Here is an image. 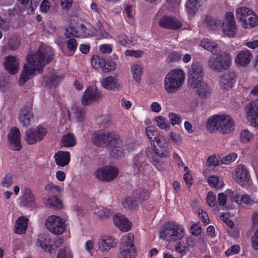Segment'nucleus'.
<instances>
[{"instance_id": "f257e3e1", "label": "nucleus", "mask_w": 258, "mask_h": 258, "mask_svg": "<svg viewBox=\"0 0 258 258\" xmlns=\"http://www.w3.org/2000/svg\"><path fill=\"white\" fill-rule=\"evenodd\" d=\"M53 50L47 45H41L34 53L29 54L19 79L21 85L37 74L42 73L44 66L52 59Z\"/></svg>"}, {"instance_id": "f03ea898", "label": "nucleus", "mask_w": 258, "mask_h": 258, "mask_svg": "<svg viewBox=\"0 0 258 258\" xmlns=\"http://www.w3.org/2000/svg\"><path fill=\"white\" fill-rule=\"evenodd\" d=\"M206 128L211 133L218 132L222 135L229 134L234 129V122L228 115H215L208 119Z\"/></svg>"}, {"instance_id": "7ed1b4c3", "label": "nucleus", "mask_w": 258, "mask_h": 258, "mask_svg": "<svg viewBox=\"0 0 258 258\" xmlns=\"http://www.w3.org/2000/svg\"><path fill=\"white\" fill-rule=\"evenodd\" d=\"M185 80V73L179 69L170 70L165 76L163 84L165 92L173 94L181 89Z\"/></svg>"}, {"instance_id": "20e7f679", "label": "nucleus", "mask_w": 258, "mask_h": 258, "mask_svg": "<svg viewBox=\"0 0 258 258\" xmlns=\"http://www.w3.org/2000/svg\"><path fill=\"white\" fill-rule=\"evenodd\" d=\"M185 233V229L182 225L175 222H168L165 223L160 229L159 237L171 243L182 239Z\"/></svg>"}, {"instance_id": "39448f33", "label": "nucleus", "mask_w": 258, "mask_h": 258, "mask_svg": "<svg viewBox=\"0 0 258 258\" xmlns=\"http://www.w3.org/2000/svg\"><path fill=\"white\" fill-rule=\"evenodd\" d=\"M103 135H107L104 138V147L112 146L115 148L116 156H121L123 154L130 151L126 143L120 140L119 135L115 132H105Z\"/></svg>"}, {"instance_id": "423d86ee", "label": "nucleus", "mask_w": 258, "mask_h": 258, "mask_svg": "<svg viewBox=\"0 0 258 258\" xmlns=\"http://www.w3.org/2000/svg\"><path fill=\"white\" fill-rule=\"evenodd\" d=\"M237 19L242 23L244 28L253 27L258 24V18L254 12L247 7L238 8L236 11Z\"/></svg>"}, {"instance_id": "0eeeda50", "label": "nucleus", "mask_w": 258, "mask_h": 258, "mask_svg": "<svg viewBox=\"0 0 258 258\" xmlns=\"http://www.w3.org/2000/svg\"><path fill=\"white\" fill-rule=\"evenodd\" d=\"M45 225L50 232L56 235L61 234L66 229L64 220L56 215L49 216L46 220Z\"/></svg>"}, {"instance_id": "6e6552de", "label": "nucleus", "mask_w": 258, "mask_h": 258, "mask_svg": "<svg viewBox=\"0 0 258 258\" xmlns=\"http://www.w3.org/2000/svg\"><path fill=\"white\" fill-rule=\"evenodd\" d=\"M47 133L46 128L38 126L36 127L29 128L25 133L24 139L27 144H34L42 140Z\"/></svg>"}, {"instance_id": "1a4fd4ad", "label": "nucleus", "mask_w": 258, "mask_h": 258, "mask_svg": "<svg viewBox=\"0 0 258 258\" xmlns=\"http://www.w3.org/2000/svg\"><path fill=\"white\" fill-rule=\"evenodd\" d=\"M231 60L229 55L226 53L221 54L216 57L212 56L208 61V65L211 69L221 72L229 66Z\"/></svg>"}, {"instance_id": "9d476101", "label": "nucleus", "mask_w": 258, "mask_h": 258, "mask_svg": "<svg viewBox=\"0 0 258 258\" xmlns=\"http://www.w3.org/2000/svg\"><path fill=\"white\" fill-rule=\"evenodd\" d=\"M224 35L229 37H234L237 32L236 22L234 15L232 12H227L224 16L221 26Z\"/></svg>"}, {"instance_id": "9b49d317", "label": "nucleus", "mask_w": 258, "mask_h": 258, "mask_svg": "<svg viewBox=\"0 0 258 258\" xmlns=\"http://www.w3.org/2000/svg\"><path fill=\"white\" fill-rule=\"evenodd\" d=\"M118 173V170L116 167L107 166L96 169L94 175L99 180L109 181L116 178Z\"/></svg>"}, {"instance_id": "f8f14e48", "label": "nucleus", "mask_w": 258, "mask_h": 258, "mask_svg": "<svg viewBox=\"0 0 258 258\" xmlns=\"http://www.w3.org/2000/svg\"><path fill=\"white\" fill-rule=\"evenodd\" d=\"M101 96V92L96 87H89L83 93L82 103L83 105H90L100 100Z\"/></svg>"}, {"instance_id": "ddd939ff", "label": "nucleus", "mask_w": 258, "mask_h": 258, "mask_svg": "<svg viewBox=\"0 0 258 258\" xmlns=\"http://www.w3.org/2000/svg\"><path fill=\"white\" fill-rule=\"evenodd\" d=\"M204 76L203 69L198 62H193L188 72V81L191 86L202 81Z\"/></svg>"}, {"instance_id": "4468645a", "label": "nucleus", "mask_w": 258, "mask_h": 258, "mask_svg": "<svg viewBox=\"0 0 258 258\" xmlns=\"http://www.w3.org/2000/svg\"><path fill=\"white\" fill-rule=\"evenodd\" d=\"M117 241L113 236L105 235L100 237L97 241L98 250L102 252H107L110 249L116 246Z\"/></svg>"}, {"instance_id": "2eb2a0df", "label": "nucleus", "mask_w": 258, "mask_h": 258, "mask_svg": "<svg viewBox=\"0 0 258 258\" xmlns=\"http://www.w3.org/2000/svg\"><path fill=\"white\" fill-rule=\"evenodd\" d=\"M8 144L11 149L14 151H20L21 149V133L18 128H11L8 133Z\"/></svg>"}, {"instance_id": "dca6fc26", "label": "nucleus", "mask_w": 258, "mask_h": 258, "mask_svg": "<svg viewBox=\"0 0 258 258\" xmlns=\"http://www.w3.org/2000/svg\"><path fill=\"white\" fill-rule=\"evenodd\" d=\"M35 243L37 246L50 253L53 250H55L56 247L54 239L44 234L39 235L35 241Z\"/></svg>"}, {"instance_id": "f3484780", "label": "nucleus", "mask_w": 258, "mask_h": 258, "mask_svg": "<svg viewBox=\"0 0 258 258\" xmlns=\"http://www.w3.org/2000/svg\"><path fill=\"white\" fill-rule=\"evenodd\" d=\"M154 152L157 156L160 158H167L169 156V152L166 148V141L163 136H160L156 141L151 142Z\"/></svg>"}, {"instance_id": "a211bd4d", "label": "nucleus", "mask_w": 258, "mask_h": 258, "mask_svg": "<svg viewBox=\"0 0 258 258\" xmlns=\"http://www.w3.org/2000/svg\"><path fill=\"white\" fill-rule=\"evenodd\" d=\"M3 65L7 72L14 75L19 70L20 59L17 56L8 55L4 58Z\"/></svg>"}, {"instance_id": "6ab92c4d", "label": "nucleus", "mask_w": 258, "mask_h": 258, "mask_svg": "<svg viewBox=\"0 0 258 258\" xmlns=\"http://www.w3.org/2000/svg\"><path fill=\"white\" fill-rule=\"evenodd\" d=\"M247 117L250 124L258 127V100L250 102L246 107Z\"/></svg>"}, {"instance_id": "aec40b11", "label": "nucleus", "mask_w": 258, "mask_h": 258, "mask_svg": "<svg viewBox=\"0 0 258 258\" xmlns=\"http://www.w3.org/2000/svg\"><path fill=\"white\" fill-rule=\"evenodd\" d=\"M159 26L164 29L176 30L181 27V22L175 17L163 16L158 21Z\"/></svg>"}, {"instance_id": "412c9836", "label": "nucleus", "mask_w": 258, "mask_h": 258, "mask_svg": "<svg viewBox=\"0 0 258 258\" xmlns=\"http://www.w3.org/2000/svg\"><path fill=\"white\" fill-rule=\"evenodd\" d=\"M235 82V73L233 72H228L219 78L218 84L221 89L228 91L233 87Z\"/></svg>"}, {"instance_id": "4be33fe9", "label": "nucleus", "mask_w": 258, "mask_h": 258, "mask_svg": "<svg viewBox=\"0 0 258 258\" xmlns=\"http://www.w3.org/2000/svg\"><path fill=\"white\" fill-rule=\"evenodd\" d=\"M22 196L20 197V203L22 205L30 208L36 206V197L31 189L25 187L22 189Z\"/></svg>"}, {"instance_id": "5701e85b", "label": "nucleus", "mask_w": 258, "mask_h": 258, "mask_svg": "<svg viewBox=\"0 0 258 258\" xmlns=\"http://www.w3.org/2000/svg\"><path fill=\"white\" fill-rule=\"evenodd\" d=\"M191 86L200 98L205 99L210 96L212 90L207 83L202 81Z\"/></svg>"}, {"instance_id": "b1692460", "label": "nucleus", "mask_w": 258, "mask_h": 258, "mask_svg": "<svg viewBox=\"0 0 258 258\" xmlns=\"http://www.w3.org/2000/svg\"><path fill=\"white\" fill-rule=\"evenodd\" d=\"M236 180L241 185L247 184L249 181V175L246 167L242 164L237 166L235 169Z\"/></svg>"}, {"instance_id": "393cba45", "label": "nucleus", "mask_w": 258, "mask_h": 258, "mask_svg": "<svg viewBox=\"0 0 258 258\" xmlns=\"http://www.w3.org/2000/svg\"><path fill=\"white\" fill-rule=\"evenodd\" d=\"M252 54L250 50L245 49L239 51L234 58L238 67H246L250 61Z\"/></svg>"}, {"instance_id": "a878e982", "label": "nucleus", "mask_w": 258, "mask_h": 258, "mask_svg": "<svg viewBox=\"0 0 258 258\" xmlns=\"http://www.w3.org/2000/svg\"><path fill=\"white\" fill-rule=\"evenodd\" d=\"M114 225L121 231L126 232L132 227L131 222L123 215L117 214L113 216Z\"/></svg>"}, {"instance_id": "bb28decb", "label": "nucleus", "mask_w": 258, "mask_h": 258, "mask_svg": "<svg viewBox=\"0 0 258 258\" xmlns=\"http://www.w3.org/2000/svg\"><path fill=\"white\" fill-rule=\"evenodd\" d=\"M228 196H230L233 201L238 204H244L246 205H251L254 201L250 198L249 195L247 194L240 195L231 191L227 192Z\"/></svg>"}, {"instance_id": "cd10ccee", "label": "nucleus", "mask_w": 258, "mask_h": 258, "mask_svg": "<svg viewBox=\"0 0 258 258\" xmlns=\"http://www.w3.org/2000/svg\"><path fill=\"white\" fill-rule=\"evenodd\" d=\"M56 164L64 167L68 165L71 160L70 153L67 151H58L54 155Z\"/></svg>"}, {"instance_id": "c85d7f7f", "label": "nucleus", "mask_w": 258, "mask_h": 258, "mask_svg": "<svg viewBox=\"0 0 258 258\" xmlns=\"http://www.w3.org/2000/svg\"><path fill=\"white\" fill-rule=\"evenodd\" d=\"M100 83L101 86L107 90H115L120 87L117 80L113 76H108L102 79Z\"/></svg>"}, {"instance_id": "c756f323", "label": "nucleus", "mask_w": 258, "mask_h": 258, "mask_svg": "<svg viewBox=\"0 0 258 258\" xmlns=\"http://www.w3.org/2000/svg\"><path fill=\"white\" fill-rule=\"evenodd\" d=\"M20 122L25 126L31 125L33 121V115L31 110L24 108L22 109L18 117Z\"/></svg>"}, {"instance_id": "7c9ffc66", "label": "nucleus", "mask_w": 258, "mask_h": 258, "mask_svg": "<svg viewBox=\"0 0 258 258\" xmlns=\"http://www.w3.org/2000/svg\"><path fill=\"white\" fill-rule=\"evenodd\" d=\"M20 44V37L18 35H14L8 38L4 43V48L6 50L15 51L19 48Z\"/></svg>"}, {"instance_id": "2f4dec72", "label": "nucleus", "mask_w": 258, "mask_h": 258, "mask_svg": "<svg viewBox=\"0 0 258 258\" xmlns=\"http://www.w3.org/2000/svg\"><path fill=\"white\" fill-rule=\"evenodd\" d=\"M146 158L145 156L137 155L133 160V164L131 167V171L134 174L138 173L143 168L145 164Z\"/></svg>"}, {"instance_id": "473e14b6", "label": "nucleus", "mask_w": 258, "mask_h": 258, "mask_svg": "<svg viewBox=\"0 0 258 258\" xmlns=\"http://www.w3.org/2000/svg\"><path fill=\"white\" fill-rule=\"evenodd\" d=\"M28 226V219L21 216L19 217L15 222L14 233L17 234L25 233Z\"/></svg>"}, {"instance_id": "72a5a7b5", "label": "nucleus", "mask_w": 258, "mask_h": 258, "mask_svg": "<svg viewBox=\"0 0 258 258\" xmlns=\"http://www.w3.org/2000/svg\"><path fill=\"white\" fill-rule=\"evenodd\" d=\"M63 79V76L57 72H51L49 75L44 77L46 85L49 86H55Z\"/></svg>"}, {"instance_id": "f704fd0d", "label": "nucleus", "mask_w": 258, "mask_h": 258, "mask_svg": "<svg viewBox=\"0 0 258 258\" xmlns=\"http://www.w3.org/2000/svg\"><path fill=\"white\" fill-rule=\"evenodd\" d=\"M200 45L213 54L217 53L220 49L219 47L215 42L208 38L203 39L201 41Z\"/></svg>"}, {"instance_id": "c9c22d12", "label": "nucleus", "mask_w": 258, "mask_h": 258, "mask_svg": "<svg viewBox=\"0 0 258 258\" xmlns=\"http://www.w3.org/2000/svg\"><path fill=\"white\" fill-rule=\"evenodd\" d=\"M201 6L200 0H187L185 4V10L188 15L192 16Z\"/></svg>"}, {"instance_id": "e433bc0d", "label": "nucleus", "mask_w": 258, "mask_h": 258, "mask_svg": "<svg viewBox=\"0 0 258 258\" xmlns=\"http://www.w3.org/2000/svg\"><path fill=\"white\" fill-rule=\"evenodd\" d=\"M143 68L139 63H134L131 66V71L134 80L140 83L143 74Z\"/></svg>"}, {"instance_id": "4c0bfd02", "label": "nucleus", "mask_w": 258, "mask_h": 258, "mask_svg": "<svg viewBox=\"0 0 258 258\" xmlns=\"http://www.w3.org/2000/svg\"><path fill=\"white\" fill-rule=\"evenodd\" d=\"M76 144L75 135L72 133H68L63 135L61 140L60 144L61 147H72Z\"/></svg>"}, {"instance_id": "58836bf2", "label": "nucleus", "mask_w": 258, "mask_h": 258, "mask_svg": "<svg viewBox=\"0 0 258 258\" xmlns=\"http://www.w3.org/2000/svg\"><path fill=\"white\" fill-rule=\"evenodd\" d=\"M120 247L136 248L134 245V236L132 233H127L122 236Z\"/></svg>"}, {"instance_id": "ea45409f", "label": "nucleus", "mask_w": 258, "mask_h": 258, "mask_svg": "<svg viewBox=\"0 0 258 258\" xmlns=\"http://www.w3.org/2000/svg\"><path fill=\"white\" fill-rule=\"evenodd\" d=\"M203 19L206 22L207 27L211 30L221 28L222 22L218 19L205 16L203 17Z\"/></svg>"}, {"instance_id": "a19ab883", "label": "nucleus", "mask_w": 258, "mask_h": 258, "mask_svg": "<svg viewBox=\"0 0 258 258\" xmlns=\"http://www.w3.org/2000/svg\"><path fill=\"white\" fill-rule=\"evenodd\" d=\"M44 204L49 207L55 209H61L63 205L61 200L55 196L51 197L44 201Z\"/></svg>"}, {"instance_id": "79ce46f5", "label": "nucleus", "mask_w": 258, "mask_h": 258, "mask_svg": "<svg viewBox=\"0 0 258 258\" xmlns=\"http://www.w3.org/2000/svg\"><path fill=\"white\" fill-rule=\"evenodd\" d=\"M107 135H103V132H95L92 137V142L96 146L104 147V138Z\"/></svg>"}, {"instance_id": "37998d69", "label": "nucleus", "mask_w": 258, "mask_h": 258, "mask_svg": "<svg viewBox=\"0 0 258 258\" xmlns=\"http://www.w3.org/2000/svg\"><path fill=\"white\" fill-rule=\"evenodd\" d=\"M66 44L67 47V50L63 53L67 55H72L77 50L78 43L77 40L74 38H67Z\"/></svg>"}, {"instance_id": "c03bdc74", "label": "nucleus", "mask_w": 258, "mask_h": 258, "mask_svg": "<svg viewBox=\"0 0 258 258\" xmlns=\"http://www.w3.org/2000/svg\"><path fill=\"white\" fill-rule=\"evenodd\" d=\"M254 138V135L247 129L242 130L239 135L240 141L243 144H247L252 141Z\"/></svg>"}, {"instance_id": "a18cd8bd", "label": "nucleus", "mask_w": 258, "mask_h": 258, "mask_svg": "<svg viewBox=\"0 0 258 258\" xmlns=\"http://www.w3.org/2000/svg\"><path fill=\"white\" fill-rule=\"evenodd\" d=\"M154 121L156 122V125L161 130L168 131L170 129V124L168 120L163 116L158 115L156 116Z\"/></svg>"}, {"instance_id": "49530a36", "label": "nucleus", "mask_w": 258, "mask_h": 258, "mask_svg": "<svg viewBox=\"0 0 258 258\" xmlns=\"http://www.w3.org/2000/svg\"><path fill=\"white\" fill-rule=\"evenodd\" d=\"M207 182L210 186L217 188H220L224 186V182L222 179L217 175H211L207 179Z\"/></svg>"}, {"instance_id": "de8ad7c7", "label": "nucleus", "mask_w": 258, "mask_h": 258, "mask_svg": "<svg viewBox=\"0 0 258 258\" xmlns=\"http://www.w3.org/2000/svg\"><path fill=\"white\" fill-rule=\"evenodd\" d=\"M94 213L98 216V218L105 219L112 214V211L110 209L100 207L96 208L94 211Z\"/></svg>"}, {"instance_id": "09e8293b", "label": "nucleus", "mask_w": 258, "mask_h": 258, "mask_svg": "<svg viewBox=\"0 0 258 258\" xmlns=\"http://www.w3.org/2000/svg\"><path fill=\"white\" fill-rule=\"evenodd\" d=\"M136 248L120 247L119 258H135L136 257Z\"/></svg>"}, {"instance_id": "8fccbe9b", "label": "nucleus", "mask_w": 258, "mask_h": 258, "mask_svg": "<svg viewBox=\"0 0 258 258\" xmlns=\"http://www.w3.org/2000/svg\"><path fill=\"white\" fill-rule=\"evenodd\" d=\"M119 44L125 47H130L134 45L133 38L130 35L121 34L118 36Z\"/></svg>"}, {"instance_id": "3c124183", "label": "nucleus", "mask_w": 258, "mask_h": 258, "mask_svg": "<svg viewBox=\"0 0 258 258\" xmlns=\"http://www.w3.org/2000/svg\"><path fill=\"white\" fill-rule=\"evenodd\" d=\"M86 34H80L78 32V28L73 26H70L66 28L64 36L66 38H72L71 37H81V36H86Z\"/></svg>"}, {"instance_id": "603ef678", "label": "nucleus", "mask_w": 258, "mask_h": 258, "mask_svg": "<svg viewBox=\"0 0 258 258\" xmlns=\"http://www.w3.org/2000/svg\"><path fill=\"white\" fill-rule=\"evenodd\" d=\"M122 205L126 209L133 210L137 207V201L133 197H127L123 200Z\"/></svg>"}, {"instance_id": "864d4df0", "label": "nucleus", "mask_w": 258, "mask_h": 258, "mask_svg": "<svg viewBox=\"0 0 258 258\" xmlns=\"http://www.w3.org/2000/svg\"><path fill=\"white\" fill-rule=\"evenodd\" d=\"M149 192L143 188H139L134 191L133 197L137 200H145L149 197Z\"/></svg>"}, {"instance_id": "5fc2aeb1", "label": "nucleus", "mask_w": 258, "mask_h": 258, "mask_svg": "<svg viewBox=\"0 0 258 258\" xmlns=\"http://www.w3.org/2000/svg\"><path fill=\"white\" fill-rule=\"evenodd\" d=\"M146 134L148 138L150 140V144L151 142H154L156 141L157 138L160 136V135H158L156 132V128L153 126H149L146 128Z\"/></svg>"}, {"instance_id": "6e6d98bb", "label": "nucleus", "mask_w": 258, "mask_h": 258, "mask_svg": "<svg viewBox=\"0 0 258 258\" xmlns=\"http://www.w3.org/2000/svg\"><path fill=\"white\" fill-rule=\"evenodd\" d=\"M91 64L95 69H101L102 71L103 65H104V59L99 56H94L92 57Z\"/></svg>"}, {"instance_id": "4d7b16f0", "label": "nucleus", "mask_w": 258, "mask_h": 258, "mask_svg": "<svg viewBox=\"0 0 258 258\" xmlns=\"http://www.w3.org/2000/svg\"><path fill=\"white\" fill-rule=\"evenodd\" d=\"M116 67V63L112 60L105 61L104 60V65L102 69V72L107 73L112 71L115 69Z\"/></svg>"}, {"instance_id": "13d9d810", "label": "nucleus", "mask_w": 258, "mask_h": 258, "mask_svg": "<svg viewBox=\"0 0 258 258\" xmlns=\"http://www.w3.org/2000/svg\"><path fill=\"white\" fill-rule=\"evenodd\" d=\"M13 183L12 176L10 174L6 175L2 179L1 184L6 188H9Z\"/></svg>"}, {"instance_id": "bf43d9fd", "label": "nucleus", "mask_w": 258, "mask_h": 258, "mask_svg": "<svg viewBox=\"0 0 258 258\" xmlns=\"http://www.w3.org/2000/svg\"><path fill=\"white\" fill-rule=\"evenodd\" d=\"M237 155L235 153H231L224 156L221 159L222 164H229L233 162L237 158Z\"/></svg>"}, {"instance_id": "052dcab7", "label": "nucleus", "mask_w": 258, "mask_h": 258, "mask_svg": "<svg viewBox=\"0 0 258 258\" xmlns=\"http://www.w3.org/2000/svg\"><path fill=\"white\" fill-rule=\"evenodd\" d=\"M57 258H73V253L69 249H60L57 255Z\"/></svg>"}, {"instance_id": "680f3d73", "label": "nucleus", "mask_w": 258, "mask_h": 258, "mask_svg": "<svg viewBox=\"0 0 258 258\" xmlns=\"http://www.w3.org/2000/svg\"><path fill=\"white\" fill-rule=\"evenodd\" d=\"M168 117L169 118L170 122L172 125L179 124L181 122L180 116L178 114L172 112L169 113L168 114Z\"/></svg>"}, {"instance_id": "e2e57ef3", "label": "nucleus", "mask_w": 258, "mask_h": 258, "mask_svg": "<svg viewBox=\"0 0 258 258\" xmlns=\"http://www.w3.org/2000/svg\"><path fill=\"white\" fill-rule=\"evenodd\" d=\"M73 114L75 116L78 121L83 120L84 117V110L81 108L73 109Z\"/></svg>"}, {"instance_id": "0e129e2a", "label": "nucleus", "mask_w": 258, "mask_h": 258, "mask_svg": "<svg viewBox=\"0 0 258 258\" xmlns=\"http://www.w3.org/2000/svg\"><path fill=\"white\" fill-rule=\"evenodd\" d=\"M206 201L209 206H214L216 204L215 195L211 191L208 192L206 196Z\"/></svg>"}, {"instance_id": "69168bd1", "label": "nucleus", "mask_w": 258, "mask_h": 258, "mask_svg": "<svg viewBox=\"0 0 258 258\" xmlns=\"http://www.w3.org/2000/svg\"><path fill=\"white\" fill-rule=\"evenodd\" d=\"M95 242L94 241L91 239L86 241L84 244V247L87 252L92 255L93 253V249L94 248Z\"/></svg>"}, {"instance_id": "338daca9", "label": "nucleus", "mask_w": 258, "mask_h": 258, "mask_svg": "<svg viewBox=\"0 0 258 258\" xmlns=\"http://www.w3.org/2000/svg\"><path fill=\"white\" fill-rule=\"evenodd\" d=\"M143 52L141 50H133L128 49L125 51V55L128 56H133L135 57H139L142 56Z\"/></svg>"}, {"instance_id": "774afa93", "label": "nucleus", "mask_w": 258, "mask_h": 258, "mask_svg": "<svg viewBox=\"0 0 258 258\" xmlns=\"http://www.w3.org/2000/svg\"><path fill=\"white\" fill-rule=\"evenodd\" d=\"M251 244L254 250H258V227L256 228L253 235L251 237Z\"/></svg>"}]
</instances>
